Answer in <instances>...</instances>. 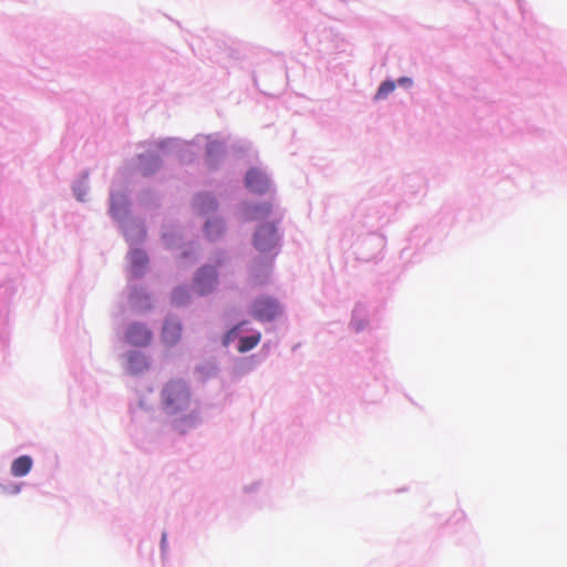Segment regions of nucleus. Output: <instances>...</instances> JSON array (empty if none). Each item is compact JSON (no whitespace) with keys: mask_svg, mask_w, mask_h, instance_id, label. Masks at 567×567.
Here are the masks:
<instances>
[{"mask_svg":"<svg viewBox=\"0 0 567 567\" xmlns=\"http://www.w3.org/2000/svg\"><path fill=\"white\" fill-rule=\"evenodd\" d=\"M217 282V272L213 267H203L196 275L194 285L199 295L208 293Z\"/></svg>","mask_w":567,"mask_h":567,"instance_id":"obj_4","label":"nucleus"},{"mask_svg":"<svg viewBox=\"0 0 567 567\" xmlns=\"http://www.w3.org/2000/svg\"><path fill=\"white\" fill-rule=\"evenodd\" d=\"M246 186L254 193H265L269 188V181L264 173L250 169L246 175Z\"/></svg>","mask_w":567,"mask_h":567,"instance_id":"obj_6","label":"nucleus"},{"mask_svg":"<svg viewBox=\"0 0 567 567\" xmlns=\"http://www.w3.org/2000/svg\"><path fill=\"white\" fill-rule=\"evenodd\" d=\"M148 367L146 358L138 353L132 352L128 355V370L132 373H138L145 370Z\"/></svg>","mask_w":567,"mask_h":567,"instance_id":"obj_9","label":"nucleus"},{"mask_svg":"<svg viewBox=\"0 0 567 567\" xmlns=\"http://www.w3.org/2000/svg\"><path fill=\"white\" fill-rule=\"evenodd\" d=\"M182 324L177 321L168 320L165 322L162 331V339L168 346H174L181 340Z\"/></svg>","mask_w":567,"mask_h":567,"instance_id":"obj_7","label":"nucleus"},{"mask_svg":"<svg viewBox=\"0 0 567 567\" xmlns=\"http://www.w3.org/2000/svg\"><path fill=\"white\" fill-rule=\"evenodd\" d=\"M271 212V206L269 204H264L261 206L254 207L249 210V218L257 219L259 217L268 216Z\"/></svg>","mask_w":567,"mask_h":567,"instance_id":"obj_13","label":"nucleus"},{"mask_svg":"<svg viewBox=\"0 0 567 567\" xmlns=\"http://www.w3.org/2000/svg\"><path fill=\"white\" fill-rule=\"evenodd\" d=\"M159 166L158 159L155 157L144 158L141 157V172L143 175H150Z\"/></svg>","mask_w":567,"mask_h":567,"instance_id":"obj_11","label":"nucleus"},{"mask_svg":"<svg viewBox=\"0 0 567 567\" xmlns=\"http://www.w3.org/2000/svg\"><path fill=\"white\" fill-rule=\"evenodd\" d=\"M395 89V83L393 81H384L378 89L375 94V99L381 100L386 97L390 93H392Z\"/></svg>","mask_w":567,"mask_h":567,"instance_id":"obj_12","label":"nucleus"},{"mask_svg":"<svg viewBox=\"0 0 567 567\" xmlns=\"http://www.w3.org/2000/svg\"><path fill=\"white\" fill-rule=\"evenodd\" d=\"M260 338H261L260 333H255V334L241 338L239 340L238 351L247 352V351L254 349L259 343Z\"/></svg>","mask_w":567,"mask_h":567,"instance_id":"obj_10","label":"nucleus"},{"mask_svg":"<svg viewBox=\"0 0 567 567\" xmlns=\"http://www.w3.org/2000/svg\"><path fill=\"white\" fill-rule=\"evenodd\" d=\"M126 203L124 195H112L111 196V213L113 216H118L117 206H124Z\"/></svg>","mask_w":567,"mask_h":567,"instance_id":"obj_16","label":"nucleus"},{"mask_svg":"<svg viewBox=\"0 0 567 567\" xmlns=\"http://www.w3.org/2000/svg\"><path fill=\"white\" fill-rule=\"evenodd\" d=\"M251 312L259 321H271L281 313V307L277 300L262 297L254 301Z\"/></svg>","mask_w":567,"mask_h":567,"instance_id":"obj_2","label":"nucleus"},{"mask_svg":"<svg viewBox=\"0 0 567 567\" xmlns=\"http://www.w3.org/2000/svg\"><path fill=\"white\" fill-rule=\"evenodd\" d=\"M198 200H199L198 206H199V208H200V210H202V212H205L204 206L206 205V203H207V205H208V208H215V207H216L215 199H214V198H212V197H210V196H208V195H202V196H199Z\"/></svg>","mask_w":567,"mask_h":567,"instance_id":"obj_18","label":"nucleus"},{"mask_svg":"<svg viewBox=\"0 0 567 567\" xmlns=\"http://www.w3.org/2000/svg\"><path fill=\"white\" fill-rule=\"evenodd\" d=\"M187 420L190 422V424L194 423V420L192 417H187Z\"/></svg>","mask_w":567,"mask_h":567,"instance_id":"obj_21","label":"nucleus"},{"mask_svg":"<svg viewBox=\"0 0 567 567\" xmlns=\"http://www.w3.org/2000/svg\"><path fill=\"white\" fill-rule=\"evenodd\" d=\"M278 244L277 229L272 224L262 225L254 237L255 248L260 252H269Z\"/></svg>","mask_w":567,"mask_h":567,"instance_id":"obj_3","label":"nucleus"},{"mask_svg":"<svg viewBox=\"0 0 567 567\" xmlns=\"http://www.w3.org/2000/svg\"><path fill=\"white\" fill-rule=\"evenodd\" d=\"M130 259L135 268H141L147 262V257L142 250H133L130 254Z\"/></svg>","mask_w":567,"mask_h":567,"instance_id":"obj_14","label":"nucleus"},{"mask_svg":"<svg viewBox=\"0 0 567 567\" xmlns=\"http://www.w3.org/2000/svg\"><path fill=\"white\" fill-rule=\"evenodd\" d=\"M32 458L28 455H22L16 458L11 464V474L16 477L27 475L32 467Z\"/></svg>","mask_w":567,"mask_h":567,"instance_id":"obj_8","label":"nucleus"},{"mask_svg":"<svg viewBox=\"0 0 567 567\" xmlns=\"http://www.w3.org/2000/svg\"><path fill=\"white\" fill-rule=\"evenodd\" d=\"M166 539V535H163L162 542L164 543Z\"/></svg>","mask_w":567,"mask_h":567,"instance_id":"obj_22","label":"nucleus"},{"mask_svg":"<svg viewBox=\"0 0 567 567\" xmlns=\"http://www.w3.org/2000/svg\"><path fill=\"white\" fill-rule=\"evenodd\" d=\"M172 300L176 305H183L188 300V293L185 288H176L172 295Z\"/></svg>","mask_w":567,"mask_h":567,"instance_id":"obj_17","label":"nucleus"},{"mask_svg":"<svg viewBox=\"0 0 567 567\" xmlns=\"http://www.w3.org/2000/svg\"><path fill=\"white\" fill-rule=\"evenodd\" d=\"M205 230L207 236L214 238L216 235H219L223 230V225L218 220L207 221L205 226Z\"/></svg>","mask_w":567,"mask_h":567,"instance_id":"obj_15","label":"nucleus"},{"mask_svg":"<svg viewBox=\"0 0 567 567\" xmlns=\"http://www.w3.org/2000/svg\"><path fill=\"white\" fill-rule=\"evenodd\" d=\"M151 331L145 326L140 323L131 324L126 331V340L133 346H147L151 342Z\"/></svg>","mask_w":567,"mask_h":567,"instance_id":"obj_5","label":"nucleus"},{"mask_svg":"<svg viewBox=\"0 0 567 567\" xmlns=\"http://www.w3.org/2000/svg\"><path fill=\"white\" fill-rule=\"evenodd\" d=\"M410 82H411V80H410V79H408V78H401V79L399 80V83H401V84L410 83Z\"/></svg>","mask_w":567,"mask_h":567,"instance_id":"obj_20","label":"nucleus"},{"mask_svg":"<svg viewBox=\"0 0 567 567\" xmlns=\"http://www.w3.org/2000/svg\"><path fill=\"white\" fill-rule=\"evenodd\" d=\"M219 148H220V145L217 142H210V143L207 144V153L209 155L215 153V152H218Z\"/></svg>","mask_w":567,"mask_h":567,"instance_id":"obj_19","label":"nucleus"},{"mask_svg":"<svg viewBox=\"0 0 567 567\" xmlns=\"http://www.w3.org/2000/svg\"><path fill=\"white\" fill-rule=\"evenodd\" d=\"M162 401L166 411L176 414L185 411L190 404V392L182 380H172L162 391Z\"/></svg>","mask_w":567,"mask_h":567,"instance_id":"obj_1","label":"nucleus"}]
</instances>
